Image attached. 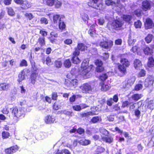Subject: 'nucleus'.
<instances>
[{
	"label": "nucleus",
	"instance_id": "obj_21",
	"mask_svg": "<svg viewBox=\"0 0 154 154\" xmlns=\"http://www.w3.org/2000/svg\"><path fill=\"white\" fill-rule=\"evenodd\" d=\"M153 36L152 34H148L145 38V41L147 43H150L152 40Z\"/></svg>",
	"mask_w": 154,
	"mask_h": 154
},
{
	"label": "nucleus",
	"instance_id": "obj_3",
	"mask_svg": "<svg viewBox=\"0 0 154 154\" xmlns=\"http://www.w3.org/2000/svg\"><path fill=\"white\" fill-rule=\"evenodd\" d=\"M99 0H92L88 2V5L94 8L100 10H102L103 8L102 3H98Z\"/></svg>",
	"mask_w": 154,
	"mask_h": 154
},
{
	"label": "nucleus",
	"instance_id": "obj_55",
	"mask_svg": "<svg viewBox=\"0 0 154 154\" xmlns=\"http://www.w3.org/2000/svg\"><path fill=\"white\" fill-rule=\"evenodd\" d=\"M20 66H27V61L24 60H23L21 61Z\"/></svg>",
	"mask_w": 154,
	"mask_h": 154
},
{
	"label": "nucleus",
	"instance_id": "obj_23",
	"mask_svg": "<svg viewBox=\"0 0 154 154\" xmlns=\"http://www.w3.org/2000/svg\"><path fill=\"white\" fill-rule=\"evenodd\" d=\"M78 83V81L76 79H74L72 80L71 82L69 81L66 83V85L68 86V84H69V86H74L76 85Z\"/></svg>",
	"mask_w": 154,
	"mask_h": 154
},
{
	"label": "nucleus",
	"instance_id": "obj_31",
	"mask_svg": "<svg viewBox=\"0 0 154 154\" xmlns=\"http://www.w3.org/2000/svg\"><path fill=\"white\" fill-rule=\"evenodd\" d=\"M148 65L149 67H152L154 66V60L152 57L148 58Z\"/></svg>",
	"mask_w": 154,
	"mask_h": 154
},
{
	"label": "nucleus",
	"instance_id": "obj_56",
	"mask_svg": "<svg viewBox=\"0 0 154 154\" xmlns=\"http://www.w3.org/2000/svg\"><path fill=\"white\" fill-rule=\"evenodd\" d=\"M113 103L114 102L112 100V98H111L108 99L107 101V105L110 106H112Z\"/></svg>",
	"mask_w": 154,
	"mask_h": 154
},
{
	"label": "nucleus",
	"instance_id": "obj_53",
	"mask_svg": "<svg viewBox=\"0 0 154 154\" xmlns=\"http://www.w3.org/2000/svg\"><path fill=\"white\" fill-rule=\"evenodd\" d=\"M77 132L79 134L83 135L85 133V130L84 129L79 128L77 131Z\"/></svg>",
	"mask_w": 154,
	"mask_h": 154
},
{
	"label": "nucleus",
	"instance_id": "obj_49",
	"mask_svg": "<svg viewBox=\"0 0 154 154\" xmlns=\"http://www.w3.org/2000/svg\"><path fill=\"white\" fill-rule=\"evenodd\" d=\"M46 64L48 66H50L53 64V62L51 61V58L49 57H48L46 59Z\"/></svg>",
	"mask_w": 154,
	"mask_h": 154
},
{
	"label": "nucleus",
	"instance_id": "obj_17",
	"mask_svg": "<svg viewBox=\"0 0 154 154\" xmlns=\"http://www.w3.org/2000/svg\"><path fill=\"white\" fill-rule=\"evenodd\" d=\"M10 87V84L6 83H2L0 84V90L7 91Z\"/></svg>",
	"mask_w": 154,
	"mask_h": 154
},
{
	"label": "nucleus",
	"instance_id": "obj_28",
	"mask_svg": "<svg viewBox=\"0 0 154 154\" xmlns=\"http://www.w3.org/2000/svg\"><path fill=\"white\" fill-rule=\"evenodd\" d=\"M8 14L11 16H13L15 14V12L11 7L7 8Z\"/></svg>",
	"mask_w": 154,
	"mask_h": 154
},
{
	"label": "nucleus",
	"instance_id": "obj_20",
	"mask_svg": "<svg viewBox=\"0 0 154 154\" xmlns=\"http://www.w3.org/2000/svg\"><path fill=\"white\" fill-rule=\"evenodd\" d=\"M77 48L82 51H84L85 50H87V47L83 43H79L78 45Z\"/></svg>",
	"mask_w": 154,
	"mask_h": 154
},
{
	"label": "nucleus",
	"instance_id": "obj_44",
	"mask_svg": "<svg viewBox=\"0 0 154 154\" xmlns=\"http://www.w3.org/2000/svg\"><path fill=\"white\" fill-rule=\"evenodd\" d=\"M2 135L3 138H6L9 137V133L7 132L3 131L2 132Z\"/></svg>",
	"mask_w": 154,
	"mask_h": 154
},
{
	"label": "nucleus",
	"instance_id": "obj_16",
	"mask_svg": "<svg viewBox=\"0 0 154 154\" xmlns=\"http://www.w3.org/2000/svg\"><path fill=\"white\" fill-rule=\"evenodd\" d=\"M113 135H109L107 137H102V140L108 143L112 142L113 140Z\"/></svg>",
	"mask_w": 154,
	"mask_h": 154
},
{
	"label": "nucleus",
	"instance_id": "obj_2",
	"mask_svg": "<svg viewBox=\"0 0 154 154\" xmlns=\"http://www.w3.org/2000/svg\"><path fill=\"white\" fill-rule=\"evenodd\" d=\"M80 88L83 93H91L93 88L90 83L84 84L80 87Z\"/></svg>",
	"mask_w": 154,
	"mask_h": 154
},
{
	"label": "nucleus",
	"instance_id": "obj_5",
	"mask_svg": "<svg viewBox=\"0 0 154 154\" xmlns=\"http://www.w3.org/2000/svg\"><path fill=\"white\" fill-rule=\"evenodd\" d=\"M152 4V2L150 0H144L142 3V9L145 11L150 10L151 8Z\"/></svg>",
	"mask_w": 154,
	"mask_h": 154
},
{
	"label": "nucleus",
	"instance_id": "obj_40",
	"mask_svg": "<svg viewBox=\"0 0 154 154\" xmlns=\"http://www.w3.org/2000/svg\"><path fill=\"white\" fill-rule=\"evenodd\" d=\"M62 65V62L59 60H57L55 62V66L57 68H60Z\"/></svg>",
	"mask_w": 154,
	"mask_h": 154
},
{
	"label": "nucleus",
	"instance_id": "obj_63",
	"mask_svg": "<svg viewBox=\"0 0 154 154\" xmlns=\"http://www.w3.org/2000/svg\"><path fill=\"white\" fill-rule=\"evenodd\" d=\"M109 56V54L108 53H105L103 54V59L105 60H106L108 58Z\"/></svg>",
	"mask_w": 154,
	"mask_h": 154
},
{
	"label": "nucleus",
	"instance_id": "obj_14",
	"mask_svg": "<svg viewBox=\"0 0 154 154\" xmlns=\"http://www.w3.org/2000/svg\"><path fill=\"white\" fill-rule=\"evenodd\" d=\"M56 119L53 116L48 115L45 118V121L47 124L53 123Z\"/></svg>",
	"mask_w": 154,
	"mask_h": 154
},
{
	"label": "nucleus",
	"instance_id": "obj_30",
	"mask_svg": "<svg viewBox=\"0 0 154 154\" xmlns=\"http://www.w3.org/2000/svg\"><path fill=\"white\" fill-rule=\"evenodd\" d=\"M142 95L140 94H134L132 96V99L135 100H138L140 99L142 97Z\"/></svg>",
	"mask_w": 154,
	"mask_h": 154
},
{
	"label": "nucleus",
	"instance_id": "obj_47",
	"mask_svg": "<svg viewBox=\"0 0 154 154\" xmlns=\"http://www.w3.org/2000/svg\"><path fill=\"white\" fill-rule=\"evenodd\" d=\"M100 79L102 81L106 80L108 78V76L106 73L103 74L100 76Z\"/></svg>",
	"mask_w": 154,
	"mask_h": 154
},
{
	"label": "nucleus",
	"instance_id": "obj_60",
	"mask_svg": "<svg viewBox=\"0 0 154 154\" xmlns=\"http://www.w3.org/2000/svg\"><path fill=\"white\" fill-rule=\"evenodd\" d=\"M135 81V79L134 78H132L128 80V83L130 85H131L133 84Z\"/></svg>",
	"mask_w": 154,
	"mask_h": 154
},
{
	"label": "nucleus",
	"instance_id": "obj_38",
	"mask_svg": "<svg viewBox=\"0 0 154 154\" xmlns=\"http://www.w3.org/2000/svg\"><path fill=\"white\" fill-rule=\"evenodd\" d=\"M100 132L102 134L106 136L109 134V132L106 129L103 128H101L100 129Z\"/></svg>",
	"mask_w": 154,
	"mask_h": 154
},
{
	"label": "nucleus",
	"instance_id": "obj_48",
	"mask_svg": "<svg viewBox=\"0 0 154 154\" xmlns=\"http://www.w3.org/2000/svg\"><path fill=\"white\" fill-rule=\"evenodd\" d=\"M141 107H139L138 108L139 109H137L135 110L134 111V113L135 116L138 118H139L140 117V112L139 109L141 108Z\"/></svg>",
	"mask_w": 154,
	"mask_h": 154
},
{
	"label": "nucleus",
	"instance_id": "obj_10",
	"mask_svg": "<svg viewBox=\"0 0 154 154\" xmlns=\"http://www.w3.org/2000/svg\"><path fill=\"white\" fill-rule=\"evenodd\" d=\"M19 148L17 146H12L9 148L5 149V152L8 154H12L15 152Z\"/></svg>",
	"mask_w": 154,
	"mask_h": 154
},
{
	"label": "nucleus",
	"instance_id": "obj_24",
	"mask_svg": "<svg viewBox=\"0 0 154 154\" xmlns=\"http://www.w3.org/2000/svg\"><path fill=\"white\" fill-rule=\"evenodd\" d=\"M94 115V113L91 112H82L80 114L81 116L82 117H88L89 116H92Z\"/></svg>",
	"mask_w": 154,
	"mask_h": 154
},
{
	"label": "nucleus",
	"instance_id": "obj_39",
	"mask_svg": "<svg viewBox=\"0 0 154 154\" xmlns=\"http://www.w3.org/2000/svg\"><path fill=\"white\" fill-rule=\"evenodd\" d=\"M141 22L139 20H138L137 21L135 22L134 23V26L136 28H140L141 26Z\"/></svg>",
	"mask_w": 154,
	"mask_h": 154
},
{
	"label": "nucleus",
	"instance_id": "obj_52",
	"mask_svg": "<svg viewBox=\"0 0 154 154\" xmlns=\"http://www.w3.org/2000/svg\"><path fill=\"white\" fill-rule=\"evenodd\" d=\"M72 108L75 110L76 111H80L82 109L81 107L80 106L78 105L73 106Z\"/></svg>",
	"mask_w": 154,
	"mask_h": 154
},
{
	"label": "nucleus",
	"instance_id": "obj_7",
	"mask_svg": "<svg viewBox=\"0 0 154 154\" xmlns=\"http://www.w3.org/2000/svg\"><path fill=\"white\" fill-rule=\"evenodd\" d=\"M145 27L146 29L152 28L154 26V23L149 18H147L144 23Z\"/></svg>",
	"mask_w": 154,
	"mask_h": 154
},
{
	"label": "nucleus",
	"instance_id": "obj_34",
	"mask_svg": "<svg viewBox=\"0 0 154 154\" xmlns=\"http://www.w3.org/2000/svg\"><path fill=\"white\" fill-rule=\"evenodd\" d=\"M147 106L149 108L151 109H154V102L153 100H150L148 102Z\"/></svg>",
	"mask_w": 154,
	"mask_h": 154
},
{
	"label": "nucleus",
	"instance_id": "obj_51",
	"mask_svg": "<svg viewBox=\"0 0 154 154\" xmlns=\"http://www.w3.org/2000/svg\"><path fill=\"white\" fill-rule=\"evenodd\" d=\"M105 3L107 5H112L115 4L112 0H106L105 1Z\"/></svg>",
	"mask_w": 154,
	"mask_h": 154
},
{
	"label": "nucleus",
	"instance_id": "obj_13",
	"mask_svg": "<svg viewBox=\"0 0 154 154\" xmlns=\"http://www.w3.org/2000/svg\"><path fill=\"white\" fill-rule=\"evenodd\" d=\"M25 71L24 70H22L18 75V79L17 80V82L20 83L25 79Z\"/></svg>",
	"mask_w": 154,
	"mask_h": 154
},
{
	"label": "nucleus",
	"instance_id": "obj_6",
	"mask_svg": "<svg viewBox=\"0 0 154 154\" xmlns=\"http://www.w3.org/2000/svg\"><path fill=\"white\" fill-rule=\"evenodd\" d=\"M14 2L17 4L21 5V8L23 10H26L30 7L29 4L26 1L23 0H14Z\"/></svg>",
	"mask_w": 154,
	"mask_h": 154
},
{
	"label": "nucleus",
	"instance_id": "obj_61",
	"mask_svg": "<svg viewBox=\"0 0 154 154\" xmlns=\"http://www.w3.org/2000/svg\"><path fill=\"white\" fill-rule=\"evenodd\" d=\"M122 42V40L121 39H118L115 40V43L116 45H120Z\"/></svg>",
	"mask_w": 154,
	"mask_h": 154
},
{
	"label": "nucleus",
	"instance_id": "obj_12",
	"mask_svg": "<svg viewBox=\"0 0 154 154\" xmlns=\"http://www.w3.org/2000/svg\"><path fill=\"white\" fill-rule=\"evenodd\" d=\"M134 66L136 69L140 70L142 67L141 61L137 59L135 60L134 63Z\"/></svg>",
	"mask_w": 154,
	"mask_h": 154
},
{
	"label": "nucleus",
	"instance_id": "obj_8",
	"mask_svg": "<svg viewBox=\"0 0 154 154\" xmlns=\"http://www.w3.org/2000/svg\"><path fill=\"white\" fill-rule=\"evenodd\" d=\"M96 65L97 66L96 69L97 71L98 72H100L104 70V68L102 66V62L99 60H97L95 62Z\"/></svg>",
	"mask_w": 154,
	"mask_h": 154
},
{
	"label": "nucleus",
	"instance_id": "obj_43",
	"mask_svg": "<svg viewBox=\"0 0 154 154\" xmlns=\"http://www.w3.org/2000/svg\"><path fill=\"white\" fill-rule=\"evenodd\" d=\"M125 67L122 65H119L118 66V69L120 71L124 72L126 71Z\"/></svg>",
	"mask_w": 154,
	"mask_h": 154
},
{
	"label": "nucleus",
	"instance_id": "obj_62",
	"mask_svg": "<svg viewBox=\"0 0 154 154\" xmlns=\"http://www.w3.org/2000/svg\"><path fill=\"white\" fill-rule=\"evenodd\" d=\"M130 105V103L128 101H125L123 103L122 107L124 108Z\"/></svg>",
	"mask_w": 154,
	"mask_h": 154
},
{
	"label": "nucleus",
	"instance_id": "obj_22",
	"mask_svg": "<svg viewBox=\"0 0 154 154\" xmlns=\"http://www.w3.org/2000/svg\"><path fill=\"white\" fill-rule=\"evenodd\" d=\"M136 41V40L133 39L131 35H129L128 40V45L130 46L133 45Z\"/></svg>",
	"mask_w": 154,
	"mask_h": 154
},
{
	"label": "nucleus",
	"instance_id": "obj_26",
	"mask_svg": "<svg viewBox=\"0 0 154 154\" xmlns=\"http://www.w3.org/2000/svg\"><path fill=\"white\" fill-rule=\"evenodd\" d=\"M121 62L122 65L126 67H128L130 65L129 62L127 59L125 58L122 59L121 60Z\"/></svg>",
	"mask_w": 154,
	"mask_h": 154
},
{
	"label": "nucleus",
	"instance_id": "obj_46",
	"mask_svg": "<svg viewBox=\"0 0 154 154\" xmlns=\"http://www.w3.org/2000/svg\"><path fill=\"white\" fill-rule=\"evenodd\" d=\"M143 88V85L141 84H137L135 87L134 89L136 91H138L142 89Z\"/></svg>",
	"mask_w": 154,
	"mask_h": 154
},
{
	"label": "nucleus",
	"instance_id": "obj_19",
	"mask_svg": "<svg viewBox=\"0 0 154 154\" xmlns=\"http://www.w3.org/2000/svg\"><path fill=\"white\" fill-rule=\"evenodd\" d=\"M38 75V73L36 72H33L32 73L30 77V79H31L32 83L34 84H35L36 81V79Z\"/></svg>",
	"mask_w": 154,
	"mask_h": 154
},
{
	"label": "nucleus",
	"instance_id": "obj_50",
	"mask_svg": "<svg viewBox=\"0 0 154 154\" xmlns=\"http://www.w3.org/2000/svg\"><path fill=\"white\" fill-rule=\"evenodd\" d=\"M59 27L60 29H63L65 28L66 26L63 22H60L59 24Z\"/></svg>",
	"mask_w": 154,
	"mask_h": 154
},
{
	"label": "nucleus",
	"instance_id": "obj_27",
	"mask_svg": "<svg viewBox=\"0 0 154 154\" xmlns=\"http://www.w3.org/2000/svg\"><path fill=\"white\" fill-rule=\"evenodd\" d=\"M38 42L41 47L44 46L45 45V37H40L38 39Z\"/></svg>",
	"mask_w": 154,
	"mask_h": 154
},
{
	"label": "nucleus",
	"instance_id": "obj_42",
	"mask_svg": "<svg viewBox=\"0 0 154 154\" xmlns=\"http://www.w3.org/2000/svg\"><path fill=\"white\" fill-rule=\"evenodd\" d=\"M12 109V114L14 116L17 117V112H18V109L16 107H14L11 108V109Z\"/></svg>",
	"mask_w": 154,
	"mask_h": 154
},
{
	"label": "nucleus",
	"instance_id": "obj_37",
	"mask_svg": "<svg viewBox=\"0 0 154 154\" xmlns=\"http://www.w3.org/2000/svg\"><path fill=\"white\" fill-rule=\"evenodd\" d=\"M142 11L140 9H137L134 12V14L137 17H140L142 14L143 13Z\"/></svg>",
	"mask_w": 154,
	"mask_h": 154
},
{
	"label": "nucleus",
	"instance_id": "obj_15",
	"mask_svg": "<svg viewBox=\"0 0 154 154\" xmlns=\"http://www.w3.org/2000/svg\"><path fill=\"white\" fill-rule=\"evenodd\" d=\"M17 118H21L24 117L25 115V109L24 108H20L17 112Z\"/></svg>",
	"mask_w": 154,
	"mask_h": 154
},
{
	"label": "nucleus",
	"instance_id": "obj_57",
	"mask_svg": "<svg viewBox=\"0 0 154 154\" xmlns=\"http://www.w3.org/2000/svg\"><path fill=\"white\" fill-rule=\"evenodd\" d=\"M40 22L42 23H45L46 24L48 23V22L47 19L45 17L42 18L40 20Z\"/></svg>",
	"mask_w": 154,
	"mask_h": 154
},
{
	"label": "nucleus",
	"instance_id": "obj_41",
	"mask_svg": "<svg viewBox=\"0 0 154 154\" xmlns=\"http://www.w3.org/2000/svg\"><path fill=\"white\" fill-rule=\"evenodd\" d=\"M100 119V118L97 116L93 117L91 120V121L93 123H95L98 122Z\"/></svg>",
	"mask_w": 154,
	"mask_h": 154
},
{
	"label": "nucleus",
	"instance_id": "obj_9",
	"mask_svg": "<svg viewBox=\"0 0 154 154\" xmlns=\"http://www.w3.org/2000/svg\"><path fill=\"white\" fill-rule=\"evenodd\" d=\"M123 24L122 21L116 20L113 22L112 24V26L113 29H117L121 27Z\"/></svg>",
	"mask_w": 154,
	"mask_h": 154
},
{
	"label": "nucleus",
	"instance_id": "obj_36",
	"mask_svg": "<svg viewBox=\"0 0 154 154\" xmlns=\"http://www.w3.org/2000/svg\"><path fill=\"white\" fill-rule=\"evenodd\" d=\"M61 18H60V15H56L54 16L53 17V21L54 23H56L57 22L58 20H59V22L61 21L60 20Z\"/></svg>",
	"mask_w": 154,
	"mask_h": 154
},
{
	"label": "nucleus",
	"instance_id": "obj_29",
	"mask_svg": "<svg viewBox=\"0 0 154 154\" xmlns=\"http://www.w3.org/2000/svg\"><path fill=\"white\" fill-rule=\"evenodd\" d=\"M105 151V149L102 147H98L95 151V154H100Z\"/></svg>",
	"mask_w": 154,
	"mask_h": 154
},
{
	"label": "nucleus",
	"instance_id": "obj_18",
	"mask_svg": "<svg viewBox=\"0 0 154 154\" xmlns=\"http://www.w3.org/2000/svg\"><path fill=\"white\" fill-rule=\"evenodd\" d=\"M100 85L101 86V89L102 91H106L109 90L110 88L108 85L105 84L103 81L100 83Z\"/></svg>",
	"mask_w": 154,
	"mask_h": 154
},
{
	"label": "nucleus",
	"instance_id": "obj_33",
	"mask_svg": "<svg viewBox=\"0 0 154 154\" xmlns=\"http://www.w3.org/2000/svg\"><path fill=\"white\" fill-rule=\"evenodd\" d=\"M123 18L124 21L129 22L132 19V17L131 15H125L123 16Z\"/></svg>",
	"mask_w": 154,
	"mask_h": 154
},
{
	"label": "nucleus",
	"instance_id": "obj_32",
	"mask_svg": "<svg viewBox=\"0 0 154 154\" xmlns=\"http://www.w3.org/2000/svg\"><path fill=\"white\" fill-rule=\"evenodd\" d=\"M72 60L73 63L75 64H78L80 62V59L77 56L72 57Z\"/></svg>",
	"mask_w": 154,
	"mask_h": 154
},
{
	"label": "nucleus",
	"instance_id": "obj_1",
	"mask_svg": "<svg viewBox=\"0 0 154 154\" xmlns=\"http://www.w3.org/2000/svg\"><path fill=\"white\" fill-rule=\"evenodd\" d=\"M81 68L82 69V74L86 78L90 77L92 75L91 72L92 67L91 66H88V59L84 60L82 63Z\"/></svg>",
	"mask_w": 154,
	"mask_h": 154
},
{
	"label": "nucleus",
	"instance_id": "obj_58",
	"mask_svg": "<svg viewBox=\"0 0 154 154\" xmlns=\"http://www.w3.org/2000/svg\"><path fill=\"white\" fill-rule=\"evenodd\" d=\"M146 71L143 69H142L139 72L138 74V76L139 77L144 76L145 75Z\"/></svg>",
	"mask_w": 154,
	"mask_h": 154
},
{
	"label": "nucleus",
	"instance_id": "obj_59",
	"mask_svg": "<svg viewBox=\"0 0 154 154\" xmlns=\"http://www.w3.org/2000/svg\"><path fill=\"white\" fill-rule=\"evenodd\" d=\"M62 113L66 115L70 116H72V112L70 111H67L66 110H64L62 111Z\"/></svg>",
	"mask_w": 154,
	"mask_h": 154
},
{
	"label": "nucleus",
	"instance_id": "obj_64",
	"mask_svg": "<svg viewBox=\"0 0 154 154\" xmlns=\"http://www.w3.org/2000/svg\"><path fill=\"white\" fill-rule=\"evenodd\" d=\"M88 34H90V35L91 36H94L95 32L93 29H90L88 31Z\"/></svg>",
	"mask_w": 154,
	"mask_h": 154
},
{
	"label": "nucleus",
	"instance_id": "obj_45",
	"mask_svg": "<svg viewBox=\"0 0 154 154\" xmlns=\"http://www.w3.org/2000/svg\"><path fill=\"white\" fill-rule=\"evenodd\" d=\"M80 50L77 48L75 49V51L73 52V56L77 57L80 54Z\"/></svg>",
	"mask_w": 154,
	"mask_h": 154
},
{
	"label": "nucleus",
	"instance_id": "obj_54",
	"mask_svg": "<svg viewBox=\"0 0 154 154\" xmlns=\"http://www.w3.org/2000/svg\"><path fill=\"white\" fill-rule=\"evenodd\" d=\"M2 112L4 114H8L9 112L8 108L7 106L4 107L2 110Z\"/></svg>",
	"mask_w": 154,
	"mask_h": 154
},
{
	"label": "nucleus",
	"instance_id": "obj_11",
	"mask_svg": "<svg viewBox=\"0 0 154 154\" xmlns=\"http://www.w3.org/2000/svg\"><path fill=\"white\" fill-rule=\"evenodd\" d=\"M153 82V76L152 75H149L145 79L144 84L146 86H148L149 85H152Z\"/></svg>",
	"mask_w": 154,
	"mask_h": 154
},
{
	"label": "nucleus",
	"instance_id": "obj_4",
	"mask_svg": "<svg viewBox=\"0 0 154 154\" xmlns=\"http://www.w3.org/2000/svg\"><path fill=\"white\" fill-rule=\"evenodd\" d=\"M113 45V42L110 40L103 41L100 43V46L105 49L110 50Z\"/></svg>",
	"mask_w": 154,
	"mask_h": 154
},
{
	"label": "nucleus",
	"instance_id": "obj_35",
	"mask_svg": "<svg viewBox=\"0 0 154 154\" xmlns=\"http://www.w3.org/2000/svg\"><path fill=\"white\" fill-rule=\"evenodd\" d=\"M71 63L69 59L66 60L64 62V65L66 68H69L71 66Z\"/></svg>",
	"mask_w": 154,
	"mask_h": 154
},
{
	"label": "nucleus",
	"instance_id": "obj_25",
	"mask_svg": "<svg viewBox=\"0 0 154 154\" xmlns=\"http://www.w3.org/2000/svg\"><path fill=\"white\" fill-rule=\"evenodd\" d=\"M143 51L145 54L147 55L151 54L152 53V49L148 47H146L143 49Z\"/></svg>",
	"mask_w": 154,
	"mask_h": 154
}]
</instances>
